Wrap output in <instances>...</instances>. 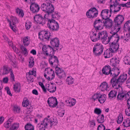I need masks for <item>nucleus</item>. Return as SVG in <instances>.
I'll return each instance as SVG.
<instances>
[{"label": "nucleus", "mask_w": 130, "mask_h": 130, "mask_svg": "<svg viewBox=\"0 0 130 130\" xmlns=\"http://www.w3.org/2000/svg\"><path fill=\"white\" fill-rule=\"evenodd\" d=\"M111 70L114 73H112L113 76L110 82V86L112 85L113 87H115V89H118L119 87H121V89L122 90L121 85L126 80L127 75L124 73L121 74L119 77L117 78V76L120 72L119 69L117 67H114Z\"/></svg>", "instance_id": "obj_1"}, {"label": "nucleus", "mask_w": 130, "mask_h": 130, "mask_svg": "<svg viewBox=\"0 0 130 130\" xmlns=\"http://www.w3.org/2000/svg\"><path fill=\"white\" fill-rule=\"evenodd\" d=\"M47 25L51 31H57L59 29L58 23L54 19H49L47 21Z\"/></svg>", "instance_id": "obj_2"}, {"label": "nucleus", "mask_w": 130, "mask_h": 130, "mask_svg": "<svg viewBox=\"0 0 130 130\" xmlns=\"http://www.w3.org/2000/svg\"><path fill=\"white\" fill-rule=\"evenodd\" d=\"M50 122V127H52V126H55L56 124L52 122V120L51 119H49L47 118H45L43 120L42 123L40 124H38L39 128L40 130H45L48 125V122Z\"/></svg>", "instance_id": "obj_3"}, {"label": "nucleus", "mask_w": 130, "mask_h": 130, "mask_svg": "<svg viewBox=\"0 0 130 130\" xmlns=\"http://www.w3.org/2000/svg\"><path fill=\"white\" fill-rule=\"evenodd\" d=\"M46 14H45L44 18L40 14L35 15L34 17V20L37 23L44 25L48 21L49 19L46 18Z\"/></svg>", "instance_id": "obj_4"}, {"label": "nucleus", "mask_w": 130, "mask_h": 130, "mask_svg": "<svg viewBox=\"0 0 130 130\" xmlns=\"http://www.w3.org/2000/svg\"><path fill=\"white\" fill-rule=\"evenodd\" d=\"M51 36V33L50 31H42L38 33L39 39L43 42L49 41Z\"/></svg>", "instance_id": "obj_5"}, {"label": "nucleus", "mask_w": 130, "mask_h": 130, "mask_svg": "<svg viewBox=\"0 0 130 130\" xmlns=\"http://www.w3.org/2000/svg\"><path fill=\"white\" fill-rule=\"evenodd\" d=\"M103 45L99 43L95 44L93 48V52L94 55L97 56L100 55L103 51Z\"/></svg>", "instance_id": "obj_6"}, {"label": "nucleus", "mask_w": 130, "mask_h": 130, "mask_svg": "<svg viewBox=\"0 0 130 130\" xmlns=\"http://www.w3.org/2000/svg\"><path fill=\"white\" fill-rule=\"evenodd\" d=\"M3 72L2 73L3 75L7 74L10 72L11 80L12 82L15 81L14 75L11 68L7 65H4L3 66Z\"/></svg>", "instance_id": "obj_7"}, {"label": "nucleus", "mask_w": 130, "mask_h": 130, "mask_svg": "<svg viewBox=\"0 0 130 130\" xmlns=\"http://www.w3.org/2000/svg\"><path fill=\"white\" fill-rule=\"evenodd\" d=\"M98 14V11L95 7L91 8L87 11L86 15L88 18L93 19L96 17Z\"/></svg>", "instance_id": "obj_8"}, {"label": "nucleus", "mask_w": 130, "mask_h": 130, "mask_svg": "<svg viewBox=\"0 0 130 130\" xmlns=\"http://www.w3.org/2000/svg\"><path fill=\"white\" fill-rule=\"evenodd\" d=\"M110 17H108V15L105 16V17L102 18L103 20V26L106 27L111 28L112 26V21L111 19H109Z\"/></svg>", "instance_id": "obj_9"}, {"label": "nucleus", "mask_w": 130, "mask_h": 130, "mask_svg": "<svg viewBox=\"0 0 130 130\" xmlns=\"http://www.w3.org/2000/svg\"><path fill=\"white\" fill-rule=\"evenodd\" d=\"M47 103L49 106L52 108L56 107L58 104L56 98L53 96L50 97L48 99Z\"/></svg>", "instance_id": "obj_10"}, {"label": "nucleus", "mask_w": 130, "mask_h": 130, "mask_svg": "<svg viewBox=\"0 0 130 130\" xmlns=\"http://www.w3.org/2000/svg\"><path fill=\"white\" fill-rule=\"evenodd\" d=\"M103 20L102 19V20L99 19H96L94 21L93 23V26L95 28H96V30H101L103 29L104 26H103Z\"/></svg>", "instance_id": "obj_11"}, {"label": "nucleus", "mask_w": 130, "mask_h": 130, "mask_svg": "<svg viewBox=\"0 0 130 130\" xmlns=\"http://www.w3.org/2000/svg\"><path fill=\"white\" fill-rule=\"evenodd\" d=\"M53 47L50 45L47 46L44 45L42 48V50L44 54H45L47 56H50V54H52V52L53 51Z\"/></svg>", "instance_id": "obj_12"}, {"label": "nucleus", "mask_w": 130, "mask_h": 130, "mask_svg": "<svg viewBox=\"0 0 130 130\" xmlns=\"http://www.w3.org/2000/svg\"><path fill=\"white\" fill-rule=\"evenodd\" d=\"M102 73L105 75H108L110 74L111 77L113 76L112 73L111 72L112 70L110 66L107 65L105 66L102 69Z\"/></svg>", "instance_id": "obj_13"}, {"label": "nucleus", "mask_w": 130, "mask_h": 130, "mask_svg": "<svg viewBox=\"0 0 130 130\" xmlns=\"http://www.w3.org/2000/svg\"><path fill=\"white\" fill-rule=\"evenodd\" d=\"M116 40L115 39L112 42H110L109 44L110 49L113 52H114L113 50L117 52L119 47V44L118 43V42H117Z\"/></svg>", "instance_id": "obj_14"}, {"label": "nucleus", "mask_w": 130, "mask_h": 130, "mask_svg": "<svg viewBox=\"0 0 130 130\" xmlns=\"http://www.w3.org/2000/svg\"><path fill=\"white\" fill-rule=\"evenodd\" d=\"M55 72L56 75L60 79H61L63 77H66V74L63 72H62L61 69L58 67L57 65L55 68Z\"/></svg>", "instance_id": "obj_15"}, {"label": "nucleus", "mask_w": 130, "mask_h": 130, "mask_svg": "<svg viewBox=\"0 0 130 130\" xmlns=\"http://www.w3.org/2000/svg\"><path fill=\"white\" fill-rule=\"evenodd\" d=\"M52 36L51 35L50 38V43L51 45L54 47H58L59 44V39L56 37L52 38Z\"/></svg>", "instance_id": "obj_16"}, {"label": "nucleus", "mask_w": 130, "mask_h": 130, "mask_svg": "<svg viewBox=\"0 0 130 130\" xmlns=\"http://www.w3.org/2000/svg\"><path fill=\"white\" fill-rule=\"evenodd\" d=\"M30 8L32 13H36L39 11L40 9V7L36 3L34 2L30 4Z\"/></svg>", "instance_id": "obj_17"}, {"label": "nucleus", "mask_w": 130, "mask_h": 130, "mask_svg": "<svg viewBox=\"0 0 130 130\" xmlns=\"http://www.w3.org/2000/svg\"><path fill=\"white\" fill-rule=\"evenodd\" d=\"M52 2L50 0H49L48 2V5L47 6V9L46 11L47 14L49 15L54 12V6L52 4Z\"/></svg>", "instance_id": "obj_18"}, {"label": "nucleus", "mask_w": 130, "mask_h": 130, "mask_svg": "<svg viewBox=\"0 0 130 130\" xmlns=\"http://www.w3.org/2000/svg\"><path fill=\"white\" fill-rule=\"evenodd\" d=\"M124 17L122 15L118 14L115 18L114 22L115 23L121 25L124 21Z\"/></svg>", "instance_id": "obj_19"}, {"label": "nucleus", "mask_w": 130, "mask_h": 130, "mask_svg": "<svg viewBox=\"0 0 130 130\" xmlns=\"http://www.w3.org/2000/svg\"><path fill=\"white\" fill-rule=\"evenodd\" d=\"M110 65L115 67L119 64L120 62L119 59L116 57L112 58L110 59Z\"/></svg>", "instance_id": "obj_20"}, {"label": "nucleus", "mask_w": 130, "mask_h": 130, "mask_svg": "<svg viewBox=\"0 0 130 130\" xmlns=\"http://www.w3.org/2000/svg\"><path fill=\"white\" fill-rule=\"evenodd\" d=\"M114 52V51H112V50L109 48V49H107L105 51L103 55L105 58H108L111 57L113 55L112 53Z\"/></svg>", "instance_id": "obj_21"}, {"label": "nucleus", "mask_w": 130, "mask_h": 130, "mask_svg": "<svg viewBox=\"0 0 130 130\" xmlns=\"http://www.w3.org/2000/svg\"><path fill=\"white\" fill-rule=\"evenodd\" d=\"M107 83L106 82H104L101 83L100 86L98 87L99 89L101 91H104L107 90V88H108Z\"/></svg>", "instance_id": "obj_22"}, {"label": "nucleus", "mask_w": 130, "mask_h": 130, "mask_svg": "<svg viewBox=\"0 0 130 130\" xmlns=\"http://www.w3.org/2000/svg\"><path fill=\"white\" fill-rule=\"evenodd\" d=\"M48 61L49 63L52 66L53 64V63L56 62L58 63L59 62V60L56 56H52V57L51 58V56H50Z\"/></svg>", "instance_id": "obj_23"}, {"label": "nucleus", "mask_w": 130, "mask_h": 130, "mask_svg": "<svg viewBox=\"0 0 130 130\" xmlns=\"http://www.w3.org/2000/svg\"><path fill=\"white\" fill-rule=\"evenodd\" d=\"M46 86L47 87V90L51 93H54L56 90V86L54 87L53 86H51L49 84H46Z\"/></svg>", "instance_id": "obj_24"}, {"label": "nucleus", "mask_w": 130, "mask_h": 130, "mask_svg": "<svg viewBox=\"0 0 130 130\" xmlns=\"http://www.w3.org/2000/svg\"><path fill=\"white\" fill-rule=\"evenodd\" d=\"M123 29L124 31L126 32L127 30L129 32V35H130V20L126 22L124 25Z\"/></svg>", "instance_id": "obj_25"}, {"label": "nucleus", "mask_w": 130, "mask_h": 130, "mask_svg": "<svg viewBox=\"0 0 130 130\" xmlns=\"http://www.w3.org/2000/svg\"><path fill=\"white\" fill-rule=\"evenodd\" d=\"M13 90L16 93H19L21 90V84L20 83H15L13 85Z\"/></svg>", "instance_id": "obj_26"}, {"label": "nucleus", "mask_w": 130, "mask_h": 130, "mask_svg": "<svg viewBox=\"0 0 130 130\" xmlns=\"http://www.w3.org/2000/svg\"><path fill=\"white\" fill-rule=\"evenodd\" d=\"M99 96L98 99V101L101 103H103L105 101L106 99V95L105 94H101L100 93L99 94Z\"/></svg>", "instance_id": "obj_27"}, {"label": "nucleus", "mask_w": 130, "mask_h": 130, "mask_svg": "<svg viewBox=\"0 0 130 130\" xmlns=\"http://www.w3.org/2000/svg\"><path fill=\"white\" fill-rule=\"evenodd\" d=\"M25 130H34V126L31 124L27 123L25 126Z\"/></svg>", "instance_id": "obj_28"}, {"label": "nucleus", "mask_w": 130, "mask_h": 130, "mask_svg": "<svg viewBox=\"0 0 130 130\" xmlns=\"http://www.w3.org/2000/svg\"><path fill=\"white\" fill-rule=\"evenodd\" d=\"M74 79L71 76H69L67 77L66 79L67 83L69 85L72 84H73Z\"/></svg>", "instance_id": "obj_29"}, {"label": "nucleus", "mask_w": 130, "mask_h": 130, "mask_svg": "<svg viewBox=\"0 0 130 130\" xmlns=\"http://www.w3.org/2000/svg\"><path fill=\"white\" fill-rule=\"evenodd\" d=\"M49 0H47L44 3L42 4L41 6V9L43 11L46 12L47 9V6L48 5V2Z\"/></svg>", "instance_id": "obj_30"}, {"label": "nucleus", "mask_w": 130, "mask_h": 130, "mask_svg": "<svg viewBox=\"0 0 130 130\" xmlns=\"http://www.w3.org/2000/svg\"><path fill=\"white\" fill-rule=\"evenodd\" d=\"M97 120L99 123H103L104 121V116L103 114L99 115L97 117Z\"/></svg>", "instance_id": "obj_31"}, {"label": "nucleus", "mask_w": 130, "mask_h": 130, "mask_svg": "<svg viewBox=\"0 0 130 130\" xmlns=\"http://www.w3.org/2000/svg\"><path fill=\"white\" fill-rule=\"evenodd\" d=\"M107 35V32L106 31H105V35H104V36H102L101 38L102 43L105 44H108V43H107V41H106Z\"/></svg>", "instance_id": "obj_32"}, {"label": "nucleus", "mask_w": 130, "mask_h": 130, "mask_svg": "<svg viewBox=\"0 0 130 130\" xmlns=\"http://www.w3.org/2000/svg\"><path fill=\"white\" fill-rule=\"evenodd\" d=\"M16 12L18 14V15H19L20 17L23 18L24 15V13L22 9H19L18 8L16 9Z\"/></svg>", "instance_id": "obj_33"}, {"label": "nucleus", "mask_w": 130, "mask_h": 130, "mask_svg": "<svg viewBox=\"0 0 130 130\" xmlns=\"http://www.w3.org/2000/svg\"><path fill=\"white\" fill-rule=\"evenodd\" d=\"M67 103L69 104L68 106L70 107H72L75 105L76 103V101L75 99L72 98L68 100Z\"/></svg>", "instance_id": "obj_34"}, {"label": "nucleus", "mask_w": 130, "mask_h": 130, "mask_svg": "<svg viewBox=\"0 0 130 130\" xmlns=\"http://www.w3.org/2000/svg\"><path fill=\"white\" fill-rule=\"evenodd\" d=\"M117 92L114 90H111L108 94V96L109 98H113L114 97H116L117 95Z\"/></svg>", "instance_id": "obj_35"}, {"label": "nucleus", "mask_w": 130, "mask_h": 130, "mask_svg": "<svg viewBox=\"0 0 130 130\" xmlns=\"http://www.w3.org/2000/svg\"><path fill=\"white\" fill-rule=\"evenodd\" d=\"M114 6V10L113 12L114 13V11L115 10L117 11V10L118 9V6H116L115 5L111 4L110 5V14H109V17H110L111 16L112 14V12H113L112 11V9Z\"/></svg>", "instance_id": "obj_36"}, {"label": "nucleus", "mask_w": 130, "mask_h": 130, "mask_svg": "<svg viewBox=\"0 0 130 130\" xmlns=\"http://www.w3.org/2000/svg\"><path fill=\"white\" fill-rule=\"evenodd\" d=\"M123 92H118V94L117 96V99L118 100H122L124 97H125L126 94H123Z\"/></svg>", "instance_id": "obj_37"}, {"label": "nucleus", "mask_w": 130, "mask_h": 130, "mask_svg": "<svg viewBox=\"0 0 130 130\" xmlns=\"http://www.w3.org/2000/svg\"><path fill=\"white\" fill-rule=\"evenodd\" d=\"M23 42L24 45L26 46H28L30 43V41L29 40L28 37H25L23 39Z\"/></svg>", "instance_id": "obj_38"}, {"label": "nucleus", "mask_w": 130, "mask_h": 130, "mask_svg": "<svg viewBox=\"0 0 130 130\" xmlns=\"http://www.w3.org/2000/svg\"><path fill=\"white\" fill-rule=\"evenodd\" d=\"M19 127V124L14 123L11 126L9 129L11 130H17Z\"/></svg>", "instance_id": "obj_39"}, {"label": "nucleus", "mask_w": 130, "mask_h": 130, "mask_svg": "<svg viewBox=\"0 0 130 130\" xmlns=\"http://www.w3.org/2000/svg\"><path fill=\"white\" fill-rule=\"evenodd\" d=\"M11 20L12 22V25L15 26V24L17 23H19V21L17 18L15 17L12 16L11 17Z\"/></svg>", "instance_id": "obj_40"}, {"label": "nucleus", "mask_w": 130, "mask_h": 130, "mask_svg": "<svg viewBox=\"0 0 130 130\" xmlns=\"http://www.w3.org/2000/svg\"><path fill=\"white\" fill-rule=\"evenodd\" d=\"M52 16V18L56 19L57 17H56V15L57 16L58 18H59L60 17V15H59L58 14V11L55 12L53 13H52L51 14H50Z\"/></svg>", "instance_id": "obj_41"}, {"label": "nucleus", "mask_w": 130, "mask_h": 130, "mask_svg": "<svg viewBox=\"0 0 130 130\" xmlns=\"http://www.w3.org/2000/svg\"><path fill=\"white\" fill-rule=\"evenodd\" d=\"M29 66L31 67L33 66L34 64V59L32 57H31L29 59Z\"/></svg>", "instance_id": "obj_42"}, {"label": "nucleus", "mask_w": 130, "mask_h": 130, "mask_svg": "<svg viewBox=\"0 0 130 130\" xmlns=\"http://www.w3.org/2000/svg\"><path fill=\"white\" fill-rule=\"evenodd\" d=\"M128 107L125 110V113L126 115L129 117L130 116V105L129 103V105H127Z\"/></svg>", "instance_id": "obj_43"}, {"label": "nucleus", "mask_w": 130, "mask_h": 130, "mask_svg": "<svg viewBox=\"0 0 130 130\" xmlns=\"http://www.w3.org/2000/svg\"><path fill=\"white\" fill-rule=\"evenodd\" d=\"M100 93H94L93 95L92 96V99L94 101H95L97 99L98 100L99 96V94Z\"/></svg>", "instance_id": "obj_44"}, {"label": "nucleus", "mask_w": 130, "mask_h": 130, "mask_svg": "<svg viewBox=\"0 0 130 130\" xmlns=\"http://www.w3.org/2000/svg\"><path fill=\"white\" fill-rule=\"evenodd\" d=\"M13 110L14 112L19 113L20 111V108L17 106H14L13 107Z\"/></svg>", "instance_id": "obj_45"}, {"label": "nucleus", "mask_w": 130, "mask_h": 130, "mask_svg": "<svg viewBox=\"0 0 130 130\" xmlns=\"http://www.w3.org/2000/svg\"><path fill=\"white\" fill-rule=\"evenodd\" d=\"M102 112V110L101 109L98 108H95L94 110V113L98 115H100Z\"/></svg>", "instance_id": "obj_46"}, {"label": "nucleus", "mask_w": 130, "mask_h": 130, "mask_svg": "<svg viewBox=\"0 0 130 130\" xmlns=\"http://www.w3.org/2000/svg\"><path fill=\"white\" fill-rule=\"evenodd\" d=\"M29 101L27 99L25 101L24 100V99L22 103V105L24 107H25L28 106L29 105Z\"/></svg>", "instance_id": "obj_47"}, {"label": "nucleus", "mask_w": 130, "mask_h": 130, "mask_svg": "<svg viewBox=\"0 0 130 130\" xmlns=\"http://www.w3.org/2000/svg\"><path fill=\"white\" fill-rule=\"evenodd\" d=\"M124 62L125 64H127V65H130V57L128 56L127 57L126 59H124Z\"/></svg>", "instance_id": "obj_48"}, {"label": "nucleus", "mask_w": 130, "mask_h": 130, "mask_svg": "<svg viewBox=\"0 0 130 130\" xmlns=\"http://www.w3.org/2000/svg\"><path fill=\"white\" fill-rule=\"evenodd\" d=\"M118 119L117 121V123L119 124H120L122 121L123 120V117L122 116H119L118 117Z\"/></svg>", "instance_id": "obj_49"}, {"label": "nucleus", "mask_w": 130, "mask_h": 130, "mask_svg": "<svg viewBox=\"0 0 130 130\" xmlns=\"http://www.w3.org/2000/svg\"><path fill=\"white\" fill-rule=\"evenodd\" d=\"M31 23H29L28 22H26L25 25L26 29L27 30L29 29L31 26Z\"/></svg>", "instance_id": "obj_50"}, {"label": "nucleus", "mask_w": 130, "mask_h": 130, "mask_svg": "<svg viewBox=\"0 0 130 130\" xmlns=\"http://www.w3.org/2000/svg\"><path fill=\"white\" fill-rule=\"evenodd\" d=\"M28 73L29 76L34 75V76L36 77V71H34L33 70V69L32 71H30Z\"/></svg>", "instance_id": "obj_51"}, {"label": "nucleus", "mask_w": 130, "mask_h": 130, "mask_svg": "<svg viewBox=\"0 0 130 130\" xmlns=\"http://www.w3.org/2000/svg\"><path fill=\"white\" fill-rule=\"evenodd\" d=\"M109 10L108 9H105L102 10L101 13V15L102 17V18H104V16L102 14V13H106L107 14L109 13Z\"/></svg>", "instance_id": "obj_52"}, {"label": "nucleus", "mask_w": 130, "mask_h": 130, "mask_svg": "<svg viewBox=\"0 0 130 130\" xmlns=\"http://www.w3.org/2000/svg\"><path fill=\"white\" fill-rule=\"evenodd\" d=\"M5 89V90L7 91V94L11 96H12V95L11 93V91L9 87H6Z\"/></svg>", "instance_id": "obj_53"}, {"label": "nucleus", "mask_w": 130, "mask_h": 130, "mask_svg": "<svg viewBox=\"0 0 130 130\" xmlns=\"http://www.w3.org/2000/svg\"><path fill=\"white\" fill-rule=\"evenodd\" d=\"M119 24L116 23L115 24L113 25V27H111L112 30H113V31L117 29V27H118V28L119 26H121Z\"/></svg>", "instance_id": "obj_54"}, {"label": "nucleus", "mask_w": 130, "mask_h": 130, "mask_svg": "<svg viewBox=\"0 0 130 130\" xmlns=\"http://www.w3.org/2000/svg\"><path fill=\"white\" fill-rule=\"evenodd\" d=\"M125 95L126 98L127 97V96L129 97V99L127 100V105H129V102L130 101V91L128 92Z\"/></svg>", "instance_id": "obj_55"}, {"label": "nucleus", "mask_w": 130, "mask_h": 130, "mask_svg": "<svg viewBox=\"0 0 130 130\" xmlns=\"http://www.w3.org/2000/svg\"><path fill=\"white\" fill-rule=\"evenodd\" d=\"M10 125L11 123L7 121L4 124V127L6 128H9Z\"/></svg>", "instance_id": "obj_56"}, {"label": "nucleus", "mask_w": 130, "mask_h": 130, "mask_svg": "<svg viewBox=\"0 0 130 130\" xmlns=\"http://www.w3.org/2000/svg\"><path fill=\"white\" fill-rule=\"evenodd\" d=\"M3 37L4 38V39L6 40V41H7L9 44V43L10 44H12V42H10V40L8 39L7 37L5 35H3Z\"/></svg>", "instance_id": "obj_57"}, {"label": "nucleus", "mask_w": 130, "mask_h": 130, "mask_svg": "<svg viewBox=\"0 0 130 130\" xmlns=\"http://www.w3.org/2000/svg\"><path fill=\"white\" fill-rule=\"evenodd\" d=\"M105 31H103L102 32H99V33L98 35V37L97 38H98V40H99L100 39V35H101V36H102V35H103L104 36V35H105Z\"/></svg>", "instance_id": "obj_58"}, {"label": "nucleus", "mask_w": 130, "mask_h": 130, "mask_svg": "<svg viewBox=\"0 0 130 130\" xmlns=\"http://www.w3.org/2000/svg\"><path fill=\"white\" fill-rule=\"evenodd\" d=\"M89 122L90 123L91 125L92 126L93 125V126H95V123L94 120H93L91 121L90 120Z\"/></svg>", "instance_id": "obj_59"}, {"label": "nucleus", "mask_w": 130, "mask_h": 130, "mask_svg": "<svg viewBox=\"0 0 130 130\" xmlns=\"http://www.w3.org/2000/svg\"><path fill=\"white\" fill-rule=\"evenodd\" d=\"M34 106L31 105V104H29L25 107H26L28 109H33V108Z\"/></svg>", "instance_id": "obj_60"}, {"label": "nucleus", "mask_w": 130, "mask_h": 130, "mask_svg": "<svg viewBox=\"0 0 130 130\" xmlns=\"http://www.w3.org/2000/svg\"><path fill=\"white\" fill-rule=\"evenodd\" d=\"M8 78L7 77H6L4 78L3 79V82L4 83H8Z\"/></svg>", "instance_id": "obj_61"}, {"label": "nucleus", "mask_w": 130, "mask_h": 130, "mask_svg": "<svg viewBox=\"0 0 130 130\" xmlns=\"http://www.w3.org/2000/svg\"><path fill=\"white\" fill-rule=\"evenodd\" d=\"M65 113L64 110H62V112H59L58 113V115L60 117H62L63 116Z\"/></svg>", "instance_id": "obj_62"}, {"label": "nucleus", "mask_w": 130, "mask_h": 130, "mask_svg": "<svg viewBox=\"0 0 130 130\" xmlns=\"http://www.w3.org/2000/svg\"><path fill=\"white\" fill-rule=\"evenodd\" d=\"M35 0H24V1L25 2H27L28 3L30 4L34 2Z\"/></svg>", "instance_id": "obj_63"}, {"label": "nucleus", "mask_w": 130, "mask_h": 130, "mask_svg": "<svg viewBox=\"0 0 130 130\" xmlns=\"http://www.w3.org/2000/svg\"><path fill=\"white\" fill-rule=\"evenodd\" d=\"M32 92L33 94L35 95H37L38 94L37 90L35 89L33 90L32 91Z\"/></svg>", "instance_id": "obj_64"}]
</instances>
